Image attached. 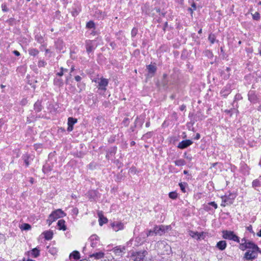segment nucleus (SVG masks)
<instances>
[{"instance_id":"nucleus-63","label":"nucleus","mask_w":261,"mask_h":261,"mask_svg":"<svg viewBox=\"0 0 261 261\" xmlns=\"http://www.w3.org/2000/svg\"><path fill=\"white\" fill-rule=\"evenodd\" d=\"M77 14H78V12L76 11H75L72 12V15L74 16L77 15Z\"/></svg>"},{"instance_id":"nucleus-19","label":"nucleus","mask_w":261,"mask_h":261,"mask_svg":"<svg viewBox=\"0 0 261 261\" xmlns=\"http://www.w3.org/2000/svg\"><path fill=\"white\" fill-rule=\"evenodd\" d=\"M99 216V224L100 226H102L103 224H106L108 222V219L106 217H105L102 214L98 213Z\"/></svg>"},{"instance_id":"nucleus-1","label":"nucleus","mask_w":261,"mask_h":261,"mask_svg":"<svg viewBox=\"0 0 261 261\" xmlns=\"http://www.w3.org/2000/svg\"><path fill=\"white\" fill-rule=\"evenodd\" d=\"M260 252L258 247L254 243L251 247L245 253L243 258L246 260L252 261L257 258L258 253Z\"/></svg>"},{"instance_id":"nucleus-34","label":"nucleus","mask_w":261,"mask_h":261,"mask_svg":"<svg viewBox=\"0 0 261 261\" xmlns=\"http://www.w3.org/2000/svg\"><path fill=\"white\" fill-rule=\"evenodd\" d=\"M143 124V121L140 119L139 117H137L135 121V127H137L138 126H142Z\"/></svg>"},{"instance_id":"nucleus-38","label":"nucleus","mask_w":261,"mask_h":261,"mask_svg":"<svg viewBox=\"0 0 261 261\" xmlns=\"http://www.w3.org/2000/svg\"><path fill=\"white\" fill-rule=\"evenodd\" d=\"M180 190L182 191V192L185 193L186 192V183H180L179 184Z\"/></svg>"},{"instance_id":"nucleus-42","label":"nucleus","mask_w":261,"mask_h":261,"mask_svg":"<svg viewBox=\"0 0 261 261\" xmlns=\"http://www.w3.org/2000/svg\"><path fill=\"white\" fill-rule=\"evenodd\" d=\"M137 33H138V30L136 28H134L132 29V32H131L132 36L133 37H134L135 36H136V35H137Z\"/></svg>"},{"instance_id":"nucleus-55","label":"nucleus","mask_w":261,"mask_h":261,"mask_svg":"<svg viewBox=\"0 0 261 261\" xmlns=\"http://www.w3.org/2000/svg\"><path fill=\"white\" fill-rule=\"evenodd\" d=\"M63 74H64V72L61 70L57 73V75H58L59 76H62L63 75Z\"/></svg>"},{"instance_id":"nucleus-31","label":"nucleus","mask_w":261,"mask_h":261,"mask_svg":"<svg viewBox=\"0 0 261 261\" xmlns=\"http://www.w3.org/2000/svg\"><path fill=\"white\" fill-rule=\"evenodd\" d=\"M77 122V119L73 117H69L68 119V125L73 126Z\"/></svg>"},{"instance_id":"nucleus-61","label":"nucleus","mask_w":261,"mask_h":261,"mask_svg":"<svg viewBox=\"0 0 261 261\" xmlns=\"http://www.w3.org/2000/svg\"><path fill=\"white\" fill-rule=\"evenodd\" d=\"M204 209L206 211H210L211 208L208 206V205H206L204 206Z\"/></svg>"},{"instance_id":"nucleus-50","label":"nucleus","mask_w":261,"mask_h":261,"mask_svg":"<svg viewBox=\"0 0 261 261\" xmlns=\"http://www.w3.org/2000/svg\"><path fill=\"white\" fill-rule=\"evenodd\" d=\"M73 129V126H72V125H68V127H67V131L68 132H71Z\"/></svg>"},{"instance_id":"nucleus-33","label":"nucleus","mask_w":261,"mask_h":261,"mask_svg":"<svg viewBox=\"0 0 261 261\" xmlns=\"http://www.w3.org/2000/svg\"><path fill=\"white\" fill-rule=\"evenodd\" d=\"M216 36L214 34H210L208 36V39L210 41L211 44H214L216 41Z\"/></svg>"},{"instance_id":"nucleus-52","label":"nucleus","mask_w":261,"mask_h":261,"mask_svg":"<svg viewBox=\"0 0 261 261\" xmlns=\"http://www.w3.org/2000/svg\"><path fill=\"white\" fill-rule=\"evenodd\" d=\"M82 78L80 75H76L75 76V80L76 82L81 81Z\"/></svg>"},{"instance_id":"nucleus-30","label":"nucleus","mask_w":261,"mask_h":261,"mask_svg":"<svg viewBox=\"0 0 261 261\" xmlns=\"http://www.w3.org/2000/svg\"><path fill=\"white\" fill-rule=\"evenodd\" d=\"M174 164L177 166H182L186 164V162L183 159H179L175 161Z\"/></svg>"},{"instance_id":"nucleus-9","label":"nucleus","mask_w":261,"mask_h":261,"mask_svg":"<svg viewBox=\"0 0 261 261\" xmlns=\"http://www.w3.org/2000/svg\"><path fill=\"white\" fill-rule=\"evenodd\" d=\"M125 250V248L124 247L119 246L114 248L112 251L115 255L121 256L122 254L124 253Z\"/></svg>"},{"instance_id":"nucleus-23","label":"nucleus","mask_w":261,"mask_h":261,"mask_svg":"<svg viewBox=\"0 0 261 261\" xmlns=\"http://www.w3.org/2000/svg\"><path fill=\"white\" fill-rule=\"evenodd\" d=\"M252 187L254 188H256L257 187H261V176L259 177L258 179H256L252 181Z\"/></svg>"},{"instance_id":"nucleus-20","label":"nucleus","mask_w":261,"mask_h":261,"mask_svg":"<svg viewBox=\"0 0 261 261\" xmlns=\"http://www.w3.org/2000/svg\"><path fill=\"white\" fill-rule=\"evenodd\" d=\"M47 251L51 255H56L58 252V249L56 247L53 246H48L47 247Z\"/></svg>"},{"instance_id":"nucleus-29","label":"nucleus","mask_w":261,"mask_h":261,"mask_svg":"<svg viewBox=\"0 0 261 261\" xmlns=\"http://www.w3.org/2000/svg\"><path fill=\"white\" fill-rule=\"evenodd\" d=\"M104 253L101 252H97L95 253H93L92 255H90L91 257H94L95 258H101L103 257Z\"/></svg>"},{"instance_id":"nucleus-40","label":"nucleus","mask_w":261,"mask_h":261,"mask_svg":"<svg viewBox=\"0 0 261 261\" xmlns=\"http://www.w3.org/2000/svg\"><path fill=\"white\" fill-rule=\"evenodd\" d=\"M260 15L258 12H255L254 14H252V18L254 20H258L259 19Z\"/></svg>"},{"instance_id":"nucleus-49","label":"nucleus","mask_w":261,"mask_h":261,"mask_svg":"<svg viewBox=\"0 0 261 261\" xmlns=\"http://www.w3.org/2000/svg\"><path fill=\"white\" fill-rule=\"evenodd\" d=\"M72 213H73L74 214H75V215H77V214H78V213H79L78 209H77V208H76V207H75V208H73V209H72Z\"/></svg>"},{"instance_id":"nucleus-32","label":"nucleus","mask_w":261,"mask_h":261,"mask_svg":"<svg viewBox=\"0 0 261 261\" xmlns=\"http://www.w3.org/2000/svg\"><path fill=\"white\" fill-rule=\"evenodd\" d=\"M20 229L23 230H28L31 228V226L29 224L23 223L20 227Z\"/></svg>"},{"instance_id":"nucleus-57","label":"nucleus","mask_w":261,"mask_h":261,"mask_svg":"<svg viewBox=\"0 0 261 261\" xmlns=\"http://www.w3.org/2000/svg\"><path fill=\"white\" fill-rule=\"evenodd\" d=\"M60 70L62 71L64 73V72H67L68 69H66V68H64L62 67L60 68Z\"/></svg>"},{"instance_id":"nucleus-22","label":"nucleus","mask_w":261,"mask_h":261,"mask_svg":"<svg viewBox=\"0 0 261 261\" xmlns=\"http://www.w3.org/2000/svg\"><path fill=\"white\" fill-rule=\"evenodd\" d=\"M31 255L33 257H37L40 255V251L36 248L33 249L30 252Z\"/></svg>"},{"instance_id":"nucleus-5","label":"nucleus","mask_w":261,"mask_h":261,"mask_svg":"<svg viewBox=\"0 0 261 261\" xmlns=\"http://www.w3.org/2000/svg\"><path fill=\"white\" fill-rule=\"evenodd\" d=\"M147 254L146 251L136 252L133 255L134 261H147L146 257Z\"/></svg>"},{"instance_id":"nucleus-25","label":"nucleus","mask_w":261,"mask_h":261,"mask_svg":"<svg viewBox=\"0 0 261 261\" xmlns=\"http://www.w3.org/2000/svg\"><path fill=\"white\" fill-rule=\"evenodd\" d=\"M147 69L149 73L152 74H154L156 70V67L154 65L151 64L148 65L147 66Z\"/></svg>"},{"instance_id":"nucleus-48","label":"nucleus","mask_w":261,"mask_h":261,"mask_svg":"<svg viewBox=\"0 0 261 261\" xmlns=\"http://www.w3.org/2000/svg\"><path fill=\"white\" fill-rule=\"evenodd\" d=\"M122 123L125 125V126H127L128 125V118H125Z\"/></svg>"},{"instance_id":"nucleus-8","label":"nucleus","mask_w":261,"mask_h":261,"mask_svg":"<svg viewBox=\"0 0 261 261\" xmlns=\"http://www.w3.org/2000/svg\"><path fill=\"white\" fill-rule=\"evenodd\" d=\"M90 242V245L92 248H96L99 244V237L96 234H93L89 239Z\"/></svg>"},{"instance_id":"nucleus-53","label":"nucleus","mask_w":261,"mask_h":261,"mask_svg":"<svg viewBox=\"0 0 261 261\" xmlns=\"http://www.w3.org/2000/svg\"><path fill=\"white\" fill-rule=\"evenodd\" d=\"M13 53L16 56H19L20 55V53L17 50H15L13 51Z\"/></svg>"},{"instance_id":"nucleus-64","label":"nucleus","mask_w":261,"mask_h":261,"mask_svg":"<svg viewBox=\"0 0 261 261\" xmlns=\"http://www.w3.org/2000/svg\"><path fill=\"white\" fill-rule=\"evenodd\" d=\"M146 127H148L150 126V122H147L145 124Z\"/></svg>"},{"instance_id":"nucleus-14","label":"nucleus","mask_w":261,"mask_h":261,"mask_svg":"<svg viewBox=\"0 0 261 261\" xmlns=\"http://www.w3.org/2000/svg\"><path fill=\"white\" fill-rule=\"evenodd\" d=\"M254 243L249 241L247 243H241L240 244V249L243 251H244L246 249H249L251 247V246L254 244Z\"/></svg>"},{"instance_id":"nucleus-15","label":"nucleus","mask_w":261,"mask_h":261,"mask_svg":"<svg viewBox=\"0 0 261 261\" xmlns=\"http://www.w3.org/2000/svg\"><path fill=\"white\" fill-rule=\"evenodd\" d=\"M142 235L143 236V238L148 237L150 236H154L156 235V233L155 231L154 228H153V230H147L146 231H144Z\"/></svg>"},{"instance_id":"nucleus-35","label":"nucleus","mask_w":261,"mask_h":261,"mask_svg":"<svg viewBox=\"0 0 261 261\" xmlns=\"http://www.w3.org/2000/svg\"><path fill=\"white\" fill-rule=\"evenodd\" d=\"M177 196L178 194L176 192H171L169 193V197L172 199H176Z\"/></svg>"},{"instance_id":"nucleus-21","label":"nucleus","mask_w":261,"mask_h":261,"mask_svg":"<svg viewBox=\"0 0 261 261\" xmlns=\"http://www.w3.org/2000/svg\"><path fill=\"white\" fill-rule=\"evenodd\" d=\"M44 238L47 240H50L53 238V232L52 231H46L43 232Z\"/></svg>"},{"instance_id":"nucleus-18","label":"nucleus","mask_w":261,"mask_h":261,"mask_svg":"<svg viewBox=\"0 0 261 261\" xmlns=\"http://www.w3.org/2000/svg\"><path fill=\"white\" fill-rule=\"evenodd\" d=\"M189 234L193 238L199 240L202 236V233H199L197 231H190L189 232Z\"/></svg>"},{"instance_id":"nucleus-36","label":"nucleus","mask_w":261,"mask_h":261,"mask_svg":"<svg viewBox=\"0 0 261 261\" xmlns=\"http://www.w3.org/2000/svg\"><path fill=\"white\" fill-rule=\"evenodd\" d=\"M86 27L88 29H94L95 28V23L93 21H90L87 23Z\"/></svg>"},{"instance_id":"nucleus-6","label":"nucleus","mask_w":261,"mask_h":261,"mask_svg":"<svg viewBox=\"0 0 261 261\" xmlns=\"http://www.w3.org/2000/svg\"><path fill=\"white\" fill-rule=\"evenodd\" d=\"M156 235L161 236L171 229L170 225H155L154 227Z\"/></svg>"},{"instance_id":"nucleus-43","label":"nucleus","mask_w":261,"mask_h":261,"mask_svg":"<svg viewBox=\"0 0 261 261\" xmlns=\"http://www.w3.org/2000/svg\"><path fill=\"white\" fill-rule=\"evenodd\" d=\"M2 10L3 12L8 11L9 9L7 8V6L6 4H3L2 5Z\"/></svg>"},{"instance_id":"nucleus-60","label":"nucleus","mask_w":261,"mask_h":261,"mask_svg":"<svg viewBox=\"0 0 261 261\" xmlns=\"http://www.w3.org/2000/svg\"><path fill=\"white\" fill-rule=\"evenodd\" d=\"M248 242V241L245 238H243L241 240V243H247Z\"/></svg>"},{"instance_id":"nucleus-56","label":"nucleus","mask_w":261,"mask_h":261,"mask_svg":"<svg viewBox=\"0 0 261 261\" xmlns=\"http://www.w3.org/2000/svg\"><path fill=\"white\" fill-rule=\"evenodd\" d=\"M248 99L251 102L253 101V98L252 97L250 93L248 94Z\"/></svg>"},{"instance_id":"nucleus-59","label":"nucleus","mask_w":261,"mask_h":261,"mask_svg":"<svg viewBox=\"0 0 261 261\" xmlns=\"http://www.w3.org/2000/svg\"><path fill=\"white\" fill-rule=\"evenodd\" d=\"M200 135L199 134L197 133L196 135V136L195 137V139L196 140H198L200 139Z\"/></svg>"},{"instance_id":"nucleus-54","label":"nucleus","mask_w":261,"mask_h":261,"mask_svg":"<svg viewBox=\"0 0 261 261\" xmlns=\"http://www.w3.org/2000/svg\"><path fill=\"white\" fill-rule=\"evenodd\" d=\"M186 108V105H181V106H180V107H179V109H180V111H184V110H185Z\"/></svg>"},{"instance_id":"nucleus-11","label":"nucleus","mask_w":261,"mask_h":261,"mask_svg":"<svg viewBox=\"0 0 261 261\" xmlns=\"http://www.w3.org/2000/svg\"><path fill=\"white\" fill-rule=\"evenodd\" d=\"M108 80L107 79L103 77L100 78V81L98 82L99 89L102 90H106V87L108 86Z\"/></svg>"},{"instance_id":"nucleus-51","label":"nucleus","mask_w":261,"mask_h":261,"mask_svg":"<svg viewBox=\"0 0 261 261\" xmlns=\"http://www.w3.org/2000/svg\"><path fill=\"white\" fill-rule=\"evenodd\" d=\"M198 120H200V121L204 119V118H205V116L200 114V115L198 116Z\"/></svg>"},{"instance_id":"nucleus-4","label":"nucleus","mask_w":261,"mask_h":261,"mask_svg":"<svg viewBox=\"0 0 261 261\" xmlns=\"http://www.w3.org/2000/svg\"><path fill=\"white\" fill-rule=\"evenodd\" d=\"M223 238L229 240L233 241L237 243L240 242V238L233 231L223 230L222 231Z\"/></svg>"},{"instance_id":"nucleus-10","label":"nucleus","mask_w":261,"mask_h":261,"mask_svg":"<svg viewBox=\"0 0 261 261\" xmlns=\"http://www.w3.org/2000/svg\"><path fill=\"white\" fill-rule=\"evenodd\" d=\"M192 143L193 142L190 140H183L179 143L177 147L178 148L183 149L190 146L192 144Z\"/></svg>"},{"instance_id":"nucleus-12","label":"nucleus","mask_w":261,"mask_h":261,"mask_svg":"<svg viewBox=\"0 0 261 261\" xmlns=\"http://www.w3.org/2000/svg\"><path fill=\"white\" fill-rule=\"evenodd\" d=\"M231 91V86L230 85H227L221 91L220 94L224 97H226L228 95Z\"/></svg>"},{"instance_id":"nucleus-26","label":"nucleus","mask_w":261,"mask_h":261,"mask_svg":"<svg viewBox=\"0 0 261 261\" xmlns=\"http://www.w3.org/2000/svg\"><path fill=\"white\" fill-rule=\"evenodd\" d=\"M34 110L37 112H40L42 110V106L41 105V102L39 101H37L35 103V104L34 105Z\"/></svg>"},{"instance_id":"nucleus-41","label":"nucleus","mask_w":261,"mask_h":261,"mask_svg":"<svg viewBox=\"0 0 261 261\" xmlns=\"http://www.w3.org/2000/svg\"><path fill=\"white\" fill-rule=\"evenodd\" d=\"M23 160H24V163L25 164V166L27 167H28L29 165V157L28 155H24L23 156Z\"/></svg>"},{"instance_id":"nucleus-7","label":"nucleus","mask_w":261,"mask_h":261,"mask_svg":"<svg viewBox=\"0 0 261 261\" xmlns=\"http://www.w3.org/2000/svg\"><path fill=\"white\" fill-rule=\"evenodd\" d=\"M86 49L87 53L89 55L91 53L94 51L97 47L95 42L94 40H88L86 41Z\"/></svg>"},{"instance_id":"nucleus-62","label":"nucleus","mask_w":261,"mask_h":261,"mask_svg":"<svg viewBox=\"0 0 261 261\" xmlns=\"http://www.w3.org/2000/svg\"><path fill=\"white\" fill-rule=\"evenodd\" d=\"M257 236L259 237H261V229L259 230V231L256 233Z\"/></svg>"},{"instance_id":"nucleus-16","label":"nucleus","mask_w":261,"mask_h":261,"mask_svg":"<svg viewBox=\"0 0 261 261\" xmlns=\"http://www.w3.org/2000/svg\"><path fill=\"white\" fill-rule=\"evenodd\" d=\"M57 225L59 230H66L67 229L65 225V221L63 219H60L58 221Z\"/></svg>"},{"instance_id":"nucleus-17","label":"nucleus","mask_w":261,"mask_h":261,"mask_svg":"<svg viewBox=\"0 0 261 261\" xmlns=\"http://www.w3.org/2000/svg\"><path fill=\"white\" fill-rule=\"evenodd\" d=\"M227 246V244L225 241H219L216 245V247L220 250H224Z\"/></svg>"},{"instance_id":"nucleus-27","label":"nucleus","mask_w":261,"mask_h":261,"mask_svg":"<svg viewBox=\"0 0 261 261\" xmlns=\"http://www.w3.org/2000/svg\"><path fill=\"white\" fill-rule=\"evenodd\" d=\"M54 84L59 87H61L63 85V80L60 78L56 77L54 81Z\"/></svg>"},{"instance_id":"nucleus-44","label":"nucleus","mask_w":261,"mask_h":261,"mask_svg":"<svg viewBox=\"0 0 261 261\" xmlns=\"http://www.w3.org/2000/svg\"><path fill=\"white\" fill-rule=\"evenodd\" d=\"M207 204L208 205H211V206H213L215 208V209H217L218 208L217 204L214 201L210 202L208 203Z\"/></svg>"},{"instance_id":"nucleus-3","label":"nucleus","mask_w":261,"mask_h":261,"mask_svg":"<svg viewBox=\"0 0 261 261\" xmlns=\"http://www.w3.org/2000/svg\"><path fill=\"white\" fill-rule=\"evenodd\" d=\"M236 197V195L234 193H229L228 195H225L221 197L222 199V203L221 206L225 207L227 205H231L233 202V200Z\"/></svg>"},{"instance_id":"nucleus-37","label":"nucleus","mask_w":261,"mask_h":261,"mask_svg":"<svg viewBox=\"0 0 261 261\" xmlns=\"http://www.w3.org/2000/svg\"><path fill=\"white\" fill-rule=\"evenodd\" d=\"M42 170L43 172L46 173L48 172V171H51V169L50 168V167H49V166L47 164H46L43 166Z\"/></svg>"},{"instance_id":"nucleus-24","label":"nucleus","mask_w":261,"mask_h":261,"mask_svg":"<svg viewBox=\"0 0 261 261\" xmlns=\"http://www.w3.org/2000/svg\"><path fill=\"white\" fill-rule=\"evenodd\" d=\"M69 257H72L75 260H77L80 258V252L77 251H73L71 253H70Z\"/></svg>"},{"instance_id":"nucleus-28","label":"nucleus","mask_w":261,"mask_h":261,"mask_svg":"<svg viewBox=\"0 0 261 261\" xmlns=\"http://www.w3.org/2000/svg\"><path fill=\"white\" fill-rule=\"evenodd\" d=\"M29 54L30 56H36L39 54V51L36 48H30L28 50Z\"/></svg>"},{"instance_id":"nucleus-2","label":"nucleus","mask_w":261,"mask_h":261,"mask_svg":"<svg viewBox=\"0 0 261 261\" xmlns=\"http://www.w3.org/2000/svg\"><path fill=\"white\" fill-rule=\"evenodd\" d=\"M65 216L66 214L61 209H58L53 211L49 215L47 220V222L48 223V225H50L53 222L58 218H63Z\"/></svg>"},{"instance_id":"nucleus-47","label":"nucleus","mask_w":261,"mask_h":261,"mask_svg":"<svg viewBox=\"0 0 261 261\" xmlns=\"http://www.w3.org/2000/svg\"><path fill=\"white\" fill-rule=\"evenodd\" d=\"M184 156L189 161H191L192 159V157L190 154L187 155L186 153H185Z\"/></svg>"},{"instance_id":"nucleus-13","label":"nucleus","mask_w":261,"mask_h":261,"mask_svg":"<svg viewBox=\"0 0 261 261\" xmlns=\"http://www.w3.org/2000/svg\"><path fill=\"white\" fill-rule=\"evenodd\" d=\"M112 227L114 230L118 231L123 229L124 225L121 222H115L112 224Z\"/></svg>"},{"instance_id":"nucleus-58","label":"nucleus","mask_w":261,"mask_h":261,"mask_svg":"<svg viewBox=\"0 0 261 261\" xmlns=\"http://www.w3.org/2000/svg\"><path fill=\"white\" fill-rule=\"evenodd\" d=\"M192 7V9L194 10H195L196 9V5L195 4V3H193L192 5H191Z\"/></svg>"},{"instance_id":"nucleus-39","label":"nucleus","mask_w":261,"mask_h":261,"mask_svg":"<svg viewBox=\"0 0 261 261\" xmlns=\"http://www.w3.org/2000/svg\"><path fill=\"white\" fill-rule=\"evenodd\" d=\"M46 64V63L45 61H44L43 60H40L38 62V66L39 67H44Z\"/></svg>"},{"instance_id":"nucleus-46","label":"nucleus","mask_w":261,"mask_h":261,"mask_svg":"<svg viewBox=\"0 0 261 261\" xmlns=\"http://www.w3.org/2000/svg\"><path fill=\"white\" fill-rule=\"evenodd\" d=\"M36 40L39 42V43H42L43 41V38L41 36H36Z\"/></svg>"},{"instance_id":"nucleus-45","label":"nucleus","mask_w":261,"mask_h":261,"mask_svg":"<svg viewBox=\"0 0 261 261\" xmlns=\"http://www.w3.org/2000/svg\"><path fill=\"white\" fill-rule=\"evenodd\" d=\"M246 229L250 233H253V234H255L254 231L253 230L252 226L251 225H249L248 226L246 227Z\"/></svg>"}]
</instances>
